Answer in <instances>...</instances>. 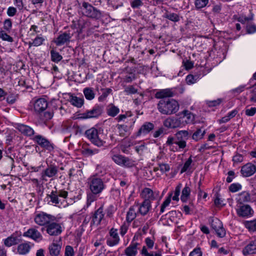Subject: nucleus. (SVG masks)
I'll use <instances>...</instances> for the list:
<instances>
[{"label":"nucleus","mask_w":256,"mask_h":256,"mask_svg":"<svg viewBox=\"0 0 256 256\" xmlns=\"http://www.w3.org/2000/svg\"><path fill=\"white\" fill-rule=\"evenodd\" d=\"M58 172V167L54 165L48 166L41 173L40 179L43 181H47L46 178H51L55 176Z\"/></svg>","instance_id":"obj_14"},{"label":"nucleus","mask_w":256,"mask_h":256,"mask_svg":"<svg viewBox=\"0 0 256 256\" xmlns=\"http://www.w3.org/2000/svg\"><path fill=\"white\" fill-rule=\"evenodd\" d=\"M124 92L128 94H134L138 92V90L134 86H130L126 88Z\"/></svg>","instance_id":"obj_56"},{"label":"nucleus","mask_w":256,"mask_h":256,"mask_svg":"<svg viewBox=\"0 0 256 256\" xmlns=\"http://www.w3.org/2000/svg\"><path fill=\"white\" fill-rule=\"evenodd\" d=\"M104 212L103 207L102 206L94 212L91 216L92 220L90 222V226H98L101 223L104 218Z\"/></svg>","instance_id":"obj_16"},{"label":"nucleus","mask_w":256,"mask_h":256,"mask_svg":"<svg viewBox=\"0 0 256 256\" xmlns=\"http://www.w3.org/2000/svg\"><path fill=\"white\" fill-rule=\"evenodd\" d=\"M112 89L110 88L103 90V92L102 95L98 97V100L100 102L102 101L108 96V95L112 92Z\"/></svg>","instance_id":"obj_49"},{"label":"nucleus","mask_w":256,"mask_h":256,"mask_svg":"<svg viewBox=\"0 0 256 256\" xmlns=\"http://www.w3.org/2000/svg\"><path fill=\"white\" fill-rule=\"evenodd\" d=\"M44 40L45 39L43 37L38 36L32 42H29V46H38L42 44Z\"/></svg>","instance_id":"obj_42"},{"label":"nucleus","mask_w":256,"mask_h":256,"mask_svg":"<svg viewBox=\"0 0 256 256\" xmlns=\"http://www.w3.org/2000/svg\"><path fill=\"white\" fill-rule=\"evenodd\" d=\"M120 111L119 108L112 104H109L106 108L107 114L112 117L116 116Z\"/></svg>","instance_id":"obj_35"},{"label":"nucleus","mask_w":256,"mask_h":256,"mask_svg":"<svg viewBox=\"0 0 256 256\" xmlns=\"http://www.w3.org/2000/svg\"><path fill=\"white\" fill-rule=\"evenodd\" d=\"M46 232L52 236L60 235L62 232V228L60 224L54 222H50L46 226Z\"/></svg>","instance_id":"obj_13"},{"label":"nucleus","mask_w":256,"mask_h":256,"mask_svg":"<svg viewBox=\"0 0 256 256\" xmlns=\"http://www.w3.org/2000/svg\"><path fill=\"white\" fill-rule=\"evenodd\" d=\"M74 248L72 246H67L65 249V256H74Z\"/></svg>","instance_id":"obj_60"},{"label":"nucleus","mask_w":256,"mask_h":256,"mask_svg":"<svg viewBox=\"0 0 256 256\" xmlns=\"http://www.w3.org/2000/svg\"><path fill=\"white\" fill-rule=\"evenodd\" d=\"M23 236L34 240L36 242H39L42 240V236L40 232L35 228H30L24 232Z\"/></svg>","instance_id":"obj_15"},{"label":"nucleus","mask_w":256,"mask_h":256,"mask_svg":"<svg viewBox=\"0 0 256 256\" xmlns=\"http://www.w3.org/2000/svg\"><path fill=\"white\" fill-rule=\"evenodd\" d=\"M110 237L107 240V244L110 246H114L117 244L120 240L117 230L116 229L112 228L110 232Z\"/></svg>","instance_id":"obj_25"},{"label":"nucleus","mask_w":256,"mask_h":256,"mask_svg":"<svg viewBox=\"0 0 256 256\" xmlns=\"http://www.w3.org/2000/svg\"><path fill=\"white\" fill-rule=\"evenodd\" d=\"M16 128L22 134L27 136L30 137L34 136V130L31 127L27 125L18 124Z\"/></svg>","instance_id":"obj_23"},{"label":"nucleus","mask_w":256,"mask_h":256,"mask_svg":"<svg viewBox=\"0 0 256 256\" xmlns=\"http://www.w3.org/2000/svg\"><path fill=\"white\" fill-rule=\"evenodd\" d=\"M211 226L214 230L219 238H224L226 234V231L223 227L222 222L218 218H215L212 220Z\"/></svg>","instance_id":"obj_12"},{"label":"nucleus","mask_w":256,"mask_h":256,"mask_svg":"<svg viewBox=\"0 0 256 256\" xmlns=\"http://www.w3.org/2000/svg\"><path fill=\"white\" fill-rule=\"evenodd\" d=\"M14 4L20 11L26 10V7L22 0H14Z\"/></svg>","instance_id":"obj_47"},{"label":"nucleus","mask_w":256,"mask_h":256,"mask_svg":"<svg viewBox=\"0 0 256 256\" xmlns=\"http://www.w3.org/2000/svg\"><path fill=\"white\" fill-rule=\"evenodd\" d=\"M68 192L64 190H58L56 187L50 193L48 194V198H50L49 202L55 206H60L66 202Z\"/></svg>","instance_id":"obj_3"},{"label":"nucleus","mask_w":256,"mask_h":256,"mask_svg":"<svg viewBox=\"0 0 256 256\" xmlns=\"http://www.w3.org/2000/svg\"><path fill=\"white\" fill-rule=\"evenodd\" d=\"M192 162L191 158H190L184 163L182 168L181 170V173L186 172L190 168Z\"/></svg>","instance_id":"obj_59"},{"label":"nucleus","mask_w":256,"mask_h":256,"mask_svg":"<svg viewBox=\"0 0 256 256\" xmlns=\"http://www.w3.org/2000/svg\"><path fill=\"white\" fill-rule=\"evenodd\" d=\"M182 188V184H179L176 188L174 190V195L172 196V200H174L178 201L179 200L178 196L180 194V190Z\"/></svg>","instance_id":"obj_51"},{"label":"nucleus","mask_w":256,"mask_h":256,"mask_svg":"<svg viewBox=\"0 0 256 256\" xmlns=\"http://www.w3.org/2000/svg\"><path fill=\"white\" fill-rule=\"evenodd\" d=\"M244 226L250 231H256V220L250 221H246Z\"/></svg>","instance_id":"obj_45"},{"label":"nucleus","mask_w":256,"mask_h":256,"mask_svg":"<svg viewBox=\"0 0 256 256\" xmlns=\"http://www.w3.org/2000/svg\"><path fill=\"white\" fill-rule=\"evenodd\" d=\"M54 114L52 112H46L44 114L43 117L42 118V120L44 122H46L49 120L53 117Z\"/></svg>","instance_id":"obj_58"},{"label":"nucleus","mask_w":256,"mask_h":256,"mask_svg":"<svg viewBox=\"0 0 256 256\" xmlns=\"http://www.w3.org/2000/svg\"><path fill=\"white\" fill-rule=\"evenodd\" d=\"M83 16L94 20H100L102 17V12L88 2H84L80 7Z\"/></svg>","instance_id":"obj_4"},{"label":"nucleus","mask_w":256,"mask_h":256,"mask_svg":"<svg viewBox=\"0 0 256 256\" xmlns=\"http://www.w3.org/2000/svg\"><path fill=\"white\" fill-rule=\"evenodd\" d=\"M134 204L138 206V213L143 216L148 214L152 207L151 202L148 200H144L140 204L138 202H136Z\"/></svg>","instance_id":"obj_19"},{"label":"nucleus","mask_w":256,"mask_h":256,"mask_svg":"<svg viewBox=\"0 0 256 256\" xmlns=\"http://www.w3.org/2000/svg\"><path fill=\"white\" fill-rule=\"evenodd\" d=\"M238 215L240 217L249 218L254 214V210L248 204L240 206L236 210Z\"/></svg>","instance_id":"obj_17"},{"label":"nucleus","mask_w":256,"mask_h":256,"mask_svg":"<svg viewBox=\"0 0 256 256\" xmlns=\"http://www.w3.org/2000/svg\"><path fill=\"white\" fill-rule=\"evenodd\" d=\"M32 248L30 242H25L19 244L16 248V253L20 255H26L29 253Z\"/></svg>","instance_id":"obj_24"},{"label":"nucleus","mask_w":256,"mask_h":256,"mask_svg":"<svg viewBox=\"0 0 256 256\" xmlns=\"http://www.w3.org/2000/svg\"><path fill=\"white\" fill-rule=\"evenodd\" d=\"M242 253L244 255L256 253V238L250 241V243L244 248Z\"/></svg>","instance_id":"obj_30"},{"label":"nucleus","mask_w":256,"mask_h":256,"mask_svg":"<svg viewBox=\"0 0 256 256\" xmlns=\"http://www.w3.org/2000/svg\"><path fill=\"white\" fill-rule=\"evenodd\" d=\"M103 112V106L99 105H96L90 110L80 114V118L82 119H88L96 118L101 116Z\"/></svg>","instance_id":"obj_11"},{"label":"nucleus","mask_w":256,"mask_h":256,"mask_svg":"<svg viewBox=\"0 0 256 256\" xmlns=\"http://www.w3.org/2000/svg\"><path fill=\"white\" fill-rule=\"evenodd\" d=\"M72 34L70 32H64L60 34L54 40V42L58 46H62L70 42Z\"/></svg>","instance_id":"obj_20"},{"label":"nucleus","mask_w":256,"mask_h":256,"mask_svg":"<svg viewBox=\"0 0 256 256\" xmlns=\"http://www.w3.org/2000/svg\"><path fill=\"white\" fill-rule=\"evenodd\" d=\"M163 17L166 18L173 22H178L180 20V16L175 13L171 12L166 9L163 10Z\"/></svg>","instance_id":"obj_34"},{"label":"nucleus","mask_w":256,"mask_h":256,"mask_svg":"<svg viewBox=\"0 0 256 256\" xmlns=\"http://www.w3.org/2000/svg\"><path fill=\"white\" fill-rule=\"evenodd\" d=\"M140 195L144 200H148L151 202L158 195V192H153L151 189L146 188L142 190Z\"/></svg>","instance_id":"obj_22"},{"label":"nucleus","mask_w":256,"mask_h":256,"mask_svg":"<svg viewBox=\"0 0 256 256\" xmlns=\"http://www.w3.org/2000/svg\"><path fill=\"white\" fill-rule=\"evenodd\" d=\"M164 128L161 127L159 128L158 130H156L153 134V136L154 138H157L162 135L164 134Z\"/></svg>","instance_id":"obj_64"},{"label":"nucleus","mask_w":256,"mask_h":256,"mask_svg":"<svg viewBox=\"0 0 256 256\" xmlns=\"http://www.w3.org/2000/svg\"><path fill=\"white\" fill-rule=\"evenodd\" d=\"M256 172V166L252 163H248L242 166L241 168V174L244 176L248 177L254 174Z\"/></svg>","instance_id":"obj_21"},{"label":"nucleus","mask_w":256,"mask_h":256,"mask_svg":"<svg viewBox=\"0 0 256 256\" xmlns=\"http://www.w3.org/2000/svg\"><path fill=\"white\" fill-rule=\"evenodd\" d=\"M32 110L36 115L44 112L48 108V102L44 98H39L32 102Z\"/></svg>","instance_id":"obj_10"},{"label":"nucleus","mask_w":256,"mask_h":256,"mask_svg":"<svg viewBox=\"0 0 256 256\" xmlns=\"http://www.w3.org/2000/svg\"><path fill=\"white\" fill-rule=\"evenodd\" d=\"M111 158L114 162L119 166L126 168H131L134 166V160L121 154H112Z\"/></svg>","instance_id":"obj_9"},{"label":"nucleus","mask_w":256,"mask_h":256,"mask_svg":"<svg viewBox=\"0 0 256 256\" xmlns=\"http://www.w3.org/2000/svg\"><path fill=\"white\" fill-rule=\"evenodd\" d=\"M138 206L136 205H133L131 206L126 214V220L128 223H130L136 218L138 214Z\"/></svg>","instance_id":"obj_29"},{"label":"nucleus","mask_w":256,"mask_h":256,"mask_svg":"<svg viewBox=\"0 0 256 256\" xmlns=\"http://www.w3.org/2000/svg\"><path fill=\"white\" fill-rule=\"evenodd\" d=\"M116 211L114 207L112 205L110 206L106 209V216L111 218L113 214Z\"/></svg>","instance_id":"obj_63"},{"label":"nucleus","mask_w":256,"mask_h":256,"mask_svg":"<svg viewBox=\"0 0 256 256\" xmlns=\"http://www.w3.org/2000/svg\"><path fill=\"white\" fill-rule=\"evenodd\" d=\"M70 102L72 105L78 108H80L84 104V100L82 98L70 96Z\"/></svg>","instance_id":"obj_37"},{"label":"nucleus","mask_w":256,"mask_h":256,"mask_svg":"<svg viewBox=\"0 0 256 256\" xmlns=\"http://www.w3.org/2000/svg\"><path fill=\"white\" fill-rule=\"evenodd\" d=\"M139 244L138 242L132 243L124 250V253L126 256H136L138 253V246Z\"/></svg>","instance_id":"obj_33"},{"label":"nucleus","mask_w":256,"mask_h":256,"mask_svg":"<svg viewBox=\"0 0 256 256\" xmlns=\"http://www.w3.org/2000/svg\"><path fill=\"white\" fill-rule=\"evenodd\" d=\"M85 135L92 144L98 147L104 146L106 144V142L102 138V134L99 133L98 130L94 128L86 130Z\"/></svg>","instance_id":"obj_5"},{"label":"nucleus","mask_w":256,"mask_h":256,"mask_svg":"<svg viewBox=\"0 0 256 256\" xmlns=\"http://www.w3.org/2000/svg\"><path fill=\"white\" fill-rule=\"evenodd\" d=\"M98 150L97 149L92 150L90 148H86L82 150V154L86 156H92L98 154Z\"/></svg>","instance_id":"obj_50"},{"label":"nucleus","mask_w":256,"mask_h":256,"mask_svg":"<svg viewBox=\"0 0 256 256\" xmlns=\"http://www.w3.org/2000/svg\"><path fill=\"white\" fill-rule=\"evenodd\" d=\"M18 232H16L4 240V244L7 247L16 245L20 242L18 237Z\"/></svg>","instance_id":"obj_26"},{"label":"nucleus","mask_w":256,"mask_h":256,"mask_svg":"<svg viewBox=\"0 0 256 256\" xmlns=\"http://www.w3.org/2000/svg\"><path fill=\"white\" fill-rule=\"evenodd\" d=\"M183 116L180 118L182 124L185 123L186 124L192 123L194 120V115L188 110H184L182 112Z\"/></svg>","instance_id":"obj_32"},{"label":"nucleus","mask_w":256,"mask_h":256,"mask_svg":"<svg viewBox=\"0 0 256 256\" xmlns=\"http://www.w3.org/2000/svg\"><path fill=\"white\" fill-rule=\"evenodd\" d=\"M0 38L3 40L8 42H12L13 41V38L3 30L0 32Z\"/></svg>","instance_id":"obj_48"},{"label":"nucleus","mask_w":256,"mask_h":256,"mask_svg":"<svg viewBox=\"0 0 256 256\" xmlns=\"http://www.w3.org/2000/svg\"><path fill=\"white\" fill-rule=\"evenodd\" d=\"M180 105L176 100L173 98H165L160 100L158 104V112L165 115H171L178 112Z\"/></svg>","instance_id":"obj_2"},{"label":"nucleus","mask_w":256,"mask_h":256,"mask_svg":"<svg viewBox=\"0 0 256 256\" xmlns=\"http://www.w3.org/2000/svg\"><path fill=\"white\" fill-rule=\"evenodd\" d=\"M56 218L54 216L44 212L36 214L34 218L36 224L40 226L48 225L50 222L54 221Z\"/></svg>","instance_id":"obj_7"},{"label":"nucleus","mask_w":256,"mask_h":256,"mask_svg":"<svg viewBox=\"0 0 256 256\" xmlns=\"http://www.w3.org/2000/svg\"><path fill=\"white\" fill-rule=\"evenodd\" d=\"M51 60L52 62H60L62 58V56L57 52L52 50L50 51Z\"/></svg>","instance_id":"obj_44"},{"label":"nucleus","mask_w":256,"mask_h":256,"mask_svg":"<svg viewBox=\"0 0 256 256\" xmlns=\"http://www.w3.org/2000/svg\"><path fill=\"white\" fill-rule=\"evenodd\" d=\"M31 139L41 148L50 152L52 151L54 148V144L47 138L41 135L38 134L34 136L31 138Z\"/></svg>","instance_id":"obj_8"},{"label":"nucleus","mask_w":256,"mask_h":256,"mask_svg":"<svg viewBox=\"0 0 256 256\" xmlns=\"http://www.w3.org/2000/svg\"><path fill=\"white\" fill-rule=\"evenodd\" d=\"M61 249L62 246L60 244L52 242L48 246V256H59Z\"/></svg>","instance_id":"obj_28"},{"label":"nucleus","mask_w":256,"mask_h":256,"mask_svg":"<svg viewBox=\"0 0 256 256\" xmlns=\"http://www.w3.org/2000/svg\"><path fill=\"white\" fill-rule=\"evenodd\" d=\"M116 128L118 130L119 135L120 136H127L130 134V128L126 124H117Z\"/></svg>","instance_id":"obj_36"},{"label":"nucleus","mask_w":256,"mask_h":256,"mask_svg":"<svg viewBox=\"0 0 256 256\" xmlns=\"http://www.w3.org/2000/svg\"><path fill=\"white\" fill-rule=\"evenodd\" d=\"M246 88L245 85H241L236 88L232 89L231 92L234 94H239L240 93L244 91Z\"/></svg>","instance_id":"obj_57"},{"label":"nucleus","mask_w":256,"mask_h":256,"mask_svg":"<svg viewBox=\"0 0 256 256\" xmlns=\"http://www.w3.org/2000/svg\"><path fill=\"white\" fill-rule=\"evenodd\" d=\"M154 128V125L150 122H144L136 133V136L146 135Z\"/></svg>","instance_id":"obj_27"},{"label":"nucleus","mask_w":256,"mask_h":256,"mask_svg":"<svg viewBox=\"0 0 256 256\" xmlns=\"http://www.w3.org/2000/svg\"><path fill=\"white\" fill-rule=\"evenodd\" d=\"M251 96L250 100L252 102H256V85H254L250 88Z\"/></svg>","instance_id":"obj_53"},{"label":"nucleus","mask_w":256,"mask_h":256,"mask_svg":"<svg viewBox=\"0 0 256 256\" xmlns=\"http://www.w3.org/2000/svg\"><path fill=\"white\" fill-rule=\"evenodd\" d=\"M209 0H195L194 5L196 9L199 10L206 6Z\"/></svg>","instance_id":"obj_46"},{"label":"nucleus","mask_w":256,"mask_h":256,"mask_svg":"<svg viewBox=\"0 0 256 256\" xmlns=\"http://www.w3.org/2000/svg\"><path fill=\"white\" fill-rule=\"evenodd\" d=\"M173 96L172 92L169 88L161 90L155 94V98L161 100L168 98Z\"/></svg>","instance_id":"obj_31"},{"label":"nucleus","mask_w":256,"mask_h":256,"mask_svg":"<svg viewBox=\"0 0 256 256\" xmlns=\"http://www.w3.org/2000/svg\"><path fill=\"white\" fill-rule=\"evenodd\" d=\"M143 5L141 0H132L130 2V6L133 8H138Z\"/></svg>","instance_id":"obj_54"},{"label":"nucleus","mask_w":256,"mask_h":256,"mask_svg":"<svg viewBox=\"0 0 256 256\" xmlns=\"http://www.w3.org/2000/svg\"><path fill=\"white\" fill-rule=\"evenodd\" d=\"M163 124L166 128H179L182 125L181 119L174 117L167 118L164 120Z\"/></svg>","instance_id":"obj_18"},{"label":"nucleus","mask_w":256,"mask_h":256,"mask_svg":"<svg viewBox=\"0 0 256 256\" xmlns=\"http://www.w3.org/2000/svg\"><path fill=\"white\" fill-rule=\"evenodd\" d=\"M83 92L86 98L91 100L95 97V93L91 88H86L83 90Z\"/></svg>","instance_id":"obj_40"},{"label":"nucleus","mask_w":256,"mask_h":256,"mask_svg":"<svg viewBox=\"0 0 256 256\" xmlns=\"http://www.w3.org/2000/svg\"><path fill=\"white\" fill-rule=\"evenodd\" d=\"M12 26V22L11 20L6 19L4 22V28L6 30L9 31Z\"/></svg>","instance_id":"obj_62"},{"label":"nucleus","mask_w":256,"mask_h":256,"mask_svg":"<svg viewBox=\"0 0 256 256\" xmlns=\"http://www.w3.org/2000/svg\"><path fill=\"white\" fill-rule=\"evenodd\" d=\"M190 134L188 130H178L174 134V136H169L168 138L166 144L172 152H182L186 147V141Z\"/></svg>","instance_id":"obj_1"},{"label":"nucleus","mask_w":256,"mask_h":256,"mask_svg":"<svg viewBox=\"0 0 256 256\" xmlns=\"http://www.w3.org/2000/svg\"><path fill=\"white\" fill-rule=\"evenodd\" d=\"M96 194H94L92 192V194H89L87 196V206H88L91 204L96 200Z\"/></svg>","instance_id":"obj_52"},{"label":"nucleus","mask_w":256,"mask_h":256,"mask_svg":"<svg viewBox=\"0 0 256 256\" xmlns=\"http://www.w3.org/2000/svg\"><path fill=\"white\" fill-rule=\"evenodd\" d=\"M245 114L246 116H252L256 114V108L252 107L250 108H246Z\"/></svg>","instance_id":"obj_61"},{"label":"nucleus","mask_w":256,"mask_h":256,"mask_svg":"<svg viewBox=\"0 0 256 256\" xmlns=\"http://www.w3.org/2000/svg\"><path fill=\"white\" fill-rule=\"evenodd\" d=\"M190 188L189 186L186 185L182 190L180 200L182 202H187L190 197Z\"/></svg>","instance_id":"obj_39"},{"label":"nucleus","mask_w":256,"mask_h":256,"mask_svg":"<svg viewBox=\"0 0 256 256\" xmlns=\"http://www.w3.org/2000/svg\"><path fill=\"white\" fill-rule=\"evenodd\" d=\"M88 184L91 192L94 194L101 193L106 188L104 180L97 175L91 176L88 178Z\"/></svg>","instance_id":"obj_6"},{"label":"nucleus","mask_w":256,"mask_h":256,"mask_svg":"<svg viewBox=\"0 0 256 256\" xmlns=\"http://www.w3.org/2000/svg\"><path fill=\"white\" fill-rule=\"evenodd\" d=\"M172 196V193L170 192L168 194V196L166 198L164 201L163 202L161 206L160 213H163L165 208L170 205V204L171 202Z\"/></svg>","instance_id":"obj_43"},{"label":"nucleus","mask_w":256,"mask_h":256,"mask_svg":"<svg viewBox=\"0 0 256 256\" xmlns=\"http://www.w3.org/2000/svg\"><path fill=\"white\" fill-rule=\"evenodd\" d=\"M237 202L240 204L248 202L250 200V194L246 192H241L236 198Z\"/></svg>","instance_id":"obj_38"},{"label":"nucleus","mask_w":256,"mask_h":256,"mask_svg":"<svg viewBox=\"0 0 256 256\" xmlns=\"http://www.w3.org/2000/svg\"><path fill=\"white\" fill-rule=\"evenodd\" d=\"M242 188V186L239 184H232L229 187L230 190L232 192H238Z\"/></svg>","instance_id":"obj_55"},{"label":"nucleus","mask_w":256,"mask_h":256,"mask_svg":"<svg viewBox=\"0 0 256 256\" xmlns=\"http://www.w3.org/2000/svg\"><path fill=\"white\" fill-rule=\"evenodd\" d=\"M206 134L204 130L202 128L198 129L192 135V138L195 141L202 139Z\"/></svg>","instance_id":"obj_41"}]
</instances>
